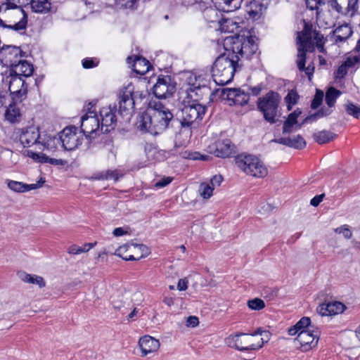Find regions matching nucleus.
<instances>
[{
	"label": "nucleus",
	"instance_id": "obj_1",
	"mask_svg": "<svg viewBox=\"0 0 360 360\" xmlns=\"http://www.w3.org/2000/svg\"><path fill=\"white\" fill-rule=\"evenodd\" d=\"M240 69L238 58L229 50L217 58L212 67L211 72L214 81L218 85L224 86L232 81L234 73Z\"/></svg>",
	"mask_w": 360,
	"mask_h": 360
},
{
	"label": "nucleus",
	"instance_id": "obj_2",
	"mask_svg": "<svg viewBox=\"0 0 360 360\" xmlns=\"http://www.w3.org/2000/svg\"><path fill=\"white\" fill-rule=\"evenodd\" d=\"M224 47L225 50H229L234 57L237 56L238 61L242 58H249L257 49V45L251 37H245L240 35L226 37L224 39Z\"/></svg>",
	"mask_w": 360,
	"mask_h": 360
},
{
	"label": "nucleus",
	"instance_id": "obj_3",
	"mask_svg": "<svg viewBox=\"0 0 360 360\" xmlns=\"http://www.w3.org/2000/svg\"><path fill=\"white\" fill-rule=\"evenodd\" d=\"M281 100L280 95L273 91H270L257 100L258 109L262 112L264 120L271 124L275 123L277 120Z\"/></svg>",
	"mask_w": 360,
	"mask_h": 360
},
{
	"label": "nucleus",
	"instance_id": "obj_4",
	"mask_svg": "<svg viewBox=\"0 0 360 360\" xmlns=\"http://www.w3.org/2000/svg\"><path fill=\"white\" fill-rule=\"evenodd\" d=\"M236 165L247 174L263 178L268 174L264 164L256 156L241 154L236 158Z\"/></svg>",
	"mask_w": 360,
	"mask_h": 360
},
{
	"label": "nucleus",
	"instance_id": "obj_5",
	"mask_svg": "<svg viewBox=\"0 0 360 360\" xmlns=\"http://www.w3.org/2000/svg\"><path fill=\"white\" fill-rule=\"evenodd\" d=\"M206 107L195 101L184 105L181 109L180 122L182 127L191 128L198 124L203 118Z\"/></svg>",
	"mask_w": 360,
	"mask_h": 360
},
{
	"label": "nucleus",
	"instance_id": "obj_6",
	"mask_svg": "<svg viewBox=\"0 0 360 360\" xmlns=\"http://www.w3.org/2000/svg\"><path fill=\"white\" fill-rule=\"evenodd\" d=\"M229 345L239 351L256 350L262 347L264 340L261 338L257 341L250 334L240 333L231 335L228 338Z\"/></svg>",
	"mask_w": 360,
	"mask_h": 360
},
{
	"label": "nucleus",
	"instance_id": "obj_7",
	"mask_svg": "<svg viewBox=\"0 0 360 360\" xmlns=\"http://www.w3.org/2000/svg\"><path fill=\"white\" fill-rule=\"evenodd\" d=\"M151 115L153 122V131H155L156 135L164 131L173 119L172 112L161 103L155 104Z\"/></svg>",
	"mask_w": 360,
	"mask_h": 360
},
{
	"label": "nucleus",
	"instance_id": "obj_8",
	"mask_svg": "<svg viewBox=\"0 0 360 360\" xmlns=\"http://www.w3.org/2000/svg\"><path fill=\"white\" fill-rule=\"evenodd\" d=\"M134 86L129 84L120 89L118 94L119 114L129 119L134 108Z\"/></svg>",
	"mask_w": 360,
	"mask_h": 360
},
{
	"label": "nucleus",
	"instance_id": "obj_9",
	"mask_svg": "<svg viewBox=\"0 0 360 360\" xmlns=\"http://www.w3.org/2000/svg\"><path fill=\"white\" fill-rule=\"evenodd\" d=\"M2 81L8 86L13 99L22 101L27 93V84L23 77L8 72V75L4 77Z\"/></svg>",
	"mask_w": 360,
	"mask_h": 360
},
{
	"label": "nucleus",
	"instance_id": "obj_10",
	"mask_svg": "<svg viewBox=\"0 0 360 360\" xmlns=\"http://www.w3.org/2000/svg\"><path fill=\"white\" fill-rule=\"evenodd\" d=\"M176 91V85L169 75H160L153 86V94L157 98H166Z\"/></svg>",
	"mask_w": 360,
	"mask_h": 360
},
{
	"label": "nucleus",
	"instance_id": "obj_11",
	"mask_svg": "<svg viewBox=\"0 0 360 360\" xmlns=\"http://www.w3.org/2000/svg\"><path fill=\"white\" fill-rule=\"evenodd\" d=\"M77 129L74 126L65 128L60 134V143L66 150H72L82 144V137L77 133Z\"/></svg>",
	"mask_w": 360,
	"mask_h": 360
},
{
	"label": "nucleus",
	"instance_id": "obj_12",
	"mask_svg": "<svg viewBox=\"0 0 360 360\" xmlns=\"http://www.w3.org/2000/svg\"><path fill=\"white\" fill-rule=\"evenodd\" d=\"M101 121L96 112L89 111L81 119V129L86 137L94 139L101 130Z\"/></svg>",
	"mask_w": 360,
	"mask_h": 360
},
{
	"label": "nucleus",
	"instance_id": "obj_13",
	"mask_svg": "<svg viewBox=\"0 0 360 360\" xmlns=\"http://www.w3.org/2000/svg\"><path fill=\"white\" fill-rule=\"evenodd\" d=\"M320 336V331L318 328H307L299 332L296 340L301 346L302 350L307 352L315 347Z\"/></svg>",
	"mask_w": 360,
	"mask_h": 360
},
{
	"label": "nucleus",
	"instance_id": "obj_14",
	"mask_svg": "<svg viewBox=\"0 0 360 360\" xmlns=\"http://www.w3.org/2000/svg\"><path fill=\"white\" fill-rule=\"evenodd\" d=\"M297 65L299 70L304 68V65L306 60V52H312L314 49V42L311 40V37H309L308 33H302L297 37Z\"/></svg>",
	"mask_w": 360,
	"mask_h": 360
},
{
	"label": "nucleus",
	"instance_id": "obj_15",
	"mask_svg": "<svg viewBox=\"0 0 360 360\" xmlns=\"http://www.w3.org/2000/svg\"><path fill=\"white\" fill-rule=\"evenodd\" d=\"M210 153L221 158H226L236 153V146L229 139H219L208 146Z\"/></svg>",
	"mask_w": 360,
	"mask_h": 360
},
{
	"label": "nucleus",
	"instance_id": "obj_16",
	"mask_svg": "<svg viewBox=\"0 0 360 360\" xmlns=\"http://www.w3.org/2000/svg\"><path fill=\"white\" fill-rule=\"evenodd\" d=\"M41 136L39 133V129L35 127H30L23 129L20 135V141L24 147H30L35 146L38 149L39 140Z\"/></svg>",
	"mask_w": 360,
	"mask_h": 360
},
{
	"label": "nucleus",
	"instance_id": "obj_17",
	"mask_svg": "<svg viewBox=\"0 0 360 360\" xmlns=\"http://www.w3.org/2000/svg\"><path fill=\"white\" fill-rule=\"evenodd\" d=\"M332 8L342 15L352 16L358 8V0H332Z\"/></svg>",
	"mask_w": 360,
	"mask_h": 360
},
{
	"label": "nucleus",
	"instance_id": "obj_18",
	"mask_svg": "<svg viewBox=\"0 0 360 360\" xmlns=\"http://www.w3.org/2000/svg\"><path fill=\"white\" fill-rule=\"evenodd\" d=\"M100 117L101 119V131L103 133L109 132L116 124L117 118L115 111L110 106L105 107L100 110Z\"/></svg>",
	"mask_w": 360,
	"mask_h": 360
},
{
	"label": "nucleus",
	"instance_id": "obj_19",
	"mask_svg": "<svg viewBox=\"0 0 360 360\" xmlns=\"http://www.w3.org/2000/svg\"><path fill=\"white\" fill-rule=\"evenodd\" d=\"M21 49L15 46H7L3 47L0 51V57L5 61L6 65H12L14 63H17L21 58Z\"/></svg>",
	"mask_w": 360,
	"mask_h": 360
},
{
	"label": "nucleus",
	"instance_id": "obj_20",
	"mask_svg": "<svg viewBox=\"0 0 360 360\" xmlns=\"http://www.w3.org/2000/svg\"><path fill=\"white\" fill-rule=\"evenodd\" d=\"M10 67L11 68L8 70L10 74H14L22 77H30L34 71L33 65L31 63L20 59Z\"/></svg>",
	"mask_w": 360,
	"mask_h": 360
},
{
	"label": "nucleus",
	"instance_id": "obj_21",
	"mask_svg": "<svg viewBox=\"0 0 360 360\" xmlns=\"http://www.w3.org/2000/svg\"><path fill=\"white\" fill-rule=\"evenodd\" d=\"M127 62L131 65V68L136 73L141 75H145L151 68L149 61L141 56H129Z\"/></svg>",
	"mask_w": 360,
	"mask_h": 360
},
{
	"label": "nucleus",
	"instance_id": "obj_22",
	"mask_svg": "<svg viewBox=\"0 0 360 360\" xmlns=\"http://www.w3.org/2000/svg\"><path fill=\"white\" fill-rule=\"evenodd\" d=\"M139 347L141 350V355L147 354L157 351L160 347L159 341L149 335H145L139 340Z\"/></svg>",
	"mask_w": 360,
	"mask_h": 360
},
{
	"label": "nucleus",
	"instance_id": "obj_23",
	"mask_svg": "<svg viewBox=\"0 0 360 360\" xmlns=\"http://www.w3.org/2000/svg\"><path fill=\"white\" fill-rule=\"evenodd\" d=\"M13 14L15 16L20 18V21L15 22L13 25H6L3 20L0 18V26L2 27H7L9 29L14 30L15 31H21L26 29L27 23V15L22 8H18L14 11Z\"/></svg>",
	"mask_w": 360,
	"mask_h": 360
},
{
	"label": "nucleus",
	"instance_id": "obj_24",
	"mask_svg": "<svg viewBox=\"0 0 360 360\" xmlns=\"http://www.w3.org/2000/svg\"><path fill=\"white\" fill-rule=\"evenodd\" d=\"M352 34L350 26L344 24L338 26L330 35V39L335 43L343 42L347 40Z\"/></svg>",
	"mask_w": 360,
	"mask_h": 360
},
{
	"label": "nucleus",
	"instance_id": "obj_25",
	"mask_svg": "<svg viewBox=\"0 0 360 360\" xmlns=\"http://www.w3.org/2000/svg\"><path fill=\"white\" fill-rule=\"evenodd\" d=\"M136 125L141 131L156 135L155 131H153V122L151 113L146 112L140 115L138 117Z\"/></svg>",
	"mask_w": 360,
	"mask_h": 360
},
{
	"label": "nucleus",
	"instance_id": "obj_26",
	"mask_svg": "<svg viewBox=\"0 0 360 360\" xmlns=\"http://www.w3.org/2000/svg\"><path fill=\"white\" fill-rule=\"evenodd\" d=\"M59 143V138L45 135L41 136V139L39 140L38 149L41 150H47L49 151H54Z\"/></svg>",
	"mask_w": 360,
	"mask_h": 360
},
{
	"label": "nucleus",
	"instance_id": "obj_27",
	"mask_svg": "<svg viewBox=\"0 0 360 360\" xmlns=\"http://www.w3.org/2000/svg\"><path fill=\"white\" fill-rule=\"evenodd\" d=\"M247 12L249 14V16L255 19L258 18L262 11L266 9V7L262 2V0H252L250 1L249 4H247Z\"/></svg>",
	"mask_w": 360,
	"mask_h": 360
},
{
	"label": "nucleus",
	"instance_id": "obj_28",
	"mask_svg": "<svg viewBox=\"0 0 360 360\" xmlns=\"http://www.w3.org/2000/svg\"><path fill=\"white\" fill-rule=\"evenodd\" d=\"M18 275L25 283L36 284L41 288L46 285V282L41 276L29 274L25 272H18Z\"/></svg>",
	"mask_w": 360,
	"mask_h": 360
},
{
	"label": "nucleus",
	"instance_id": "obj_29",
	"mask_svg": "<svg viewBox=\"0 0 360 360\" xmlns=\"http://www.w3.org/2000/svg\"><path fill=\"white\" fill-rule=\"evenodd\" d=\"M311 320L309 317L304 316L302 317L295 326L290 328L288 330V334L290 335H298L299 332L302 330H306L305 328H315L314 326L310 325Z\"/></svg>",
	"mask_w": 360,
	"mask_h": 360
},
{
	"label": "nucleus",
	"instance_id": "obj_30",
	"mask_svg": "<svg viewBox=\"0 0 360 360\" xmlns=\"http://www.w3.org/2000/svg\"><path fill=\"white\" fill-rule=\"evenodd\" d=\"M20 117L19 108L15 102L9 104L5 112V118L11 123L18 122Z\"/></svg>",
	"mask_w": 360,
	"mask_h": 360
},
{
	"label": "nucleus",
	"instance_id": "obj_31",
	"mask_svg": "<svg viewBox=\"0 0 360 360\" xmlns=\"http://www.w3.org/2000/svg\"><path fill=\"white\" fill-rule=\"evenodd\" d=\"M29 0H6L0 5V12H6L8 10L22 8V6L28 5Z\"/></svg>",
	"mask_w": 360,
	"mask_h": 360
},
{
	"label": "nucleus",
	"instance_id": "obj_32",
	"mask_svg": "<svg viewBox=\"0 0 360 360\" xmlns=\"http://www.w3.org/2000/svg\"><path fill=\"white\" fill-rule=\"evenodd\" d=\"M29 4L35 13H46L51 8V3L48 0H29Z\"/></svg>",
	"mask_w": 360,
	"mask_h": 360
},
{
	"label": "nucleus",
	"instance_id": "obj_33",
	"mask_svg": "<svg viewBox=\"0 0 360 360\" xmlns=\"http://www.w3.org/2000/svg\"><path fill=\"white\" fill-rule=\"evenodd\" d=\"M219 4L220 8L224 12H232L238 8H239L241 6V4L243 0H220Z\"/></svg>",
	"mask_w": 360,
	"mask_h": 360
},
{
	"label": "nucleus",
	"instance_id": "obj_34",
	"mask_svg": "<svg viewBox=\"0 0 360 360\" xmlns=\"http://www.w3.org/2000/svg\"><path fill=\"white\" fill-rule=\"evenodd\" d=\"M313 137L318 143L324 144L333 140L336 134L330 131L323 130L314 134Z\"/></svg>",
	"mask_w": 360,
	"mask_h": 360
},
{
	"label": "nucleus",
	"instance_id": "obj_35",
	"mask_svg": "<svg viewBox=\"0 0 360 360\" xmlns=\"http://www.w3.org/2000/svg\"><path fill=\"white\" fill-rule=\"evenodd\" d=\"M288 147L297 150H301L305 148L307 143L301 135L289 136Z\"/></svg>",
	"mask_w": 360,
	"mask_h": 360
},
{
	"label": "nucleus",
	"instance_id": "obj_36",
	"mask_svg": "<svg viewBox=\"0 0 360 360\" xmlns=\"http://www.w3.org/2000/svg\"><path fill=\"white\" fill-rule=\"evenodd\" d=\"M204 18L209 22H219L217 10L212 7H206L202 11Z\"/></svg>",
	"mask_w": 360,
	"mask_h": 360
},
{
	"label": "nucleus",
	"instance_id": "obj_37",
	"mask_svg": "<svg viewBox=\"0 0 360 360\" xmlns=\"http://www.w3.org/2000/svg\"><path fill=\"white\" fill-rule=\"evenodd\" d=\"M341 92L333 87H330L326 94V102L328 107L334 106L336 99L340 96Z\"/></svg>",
	"mask_w": 360,
	"mask_h": 360
},
{
	"label": "nucleus",
	"instance_id": "obj_38",
	"mask_svg": "<svg viewBox=\"0 0 360 360\" xmlns=\"http://www.w3.org/2000/svg\"><path fill=\"white\" fill-rule=\"evenodd\" d=\"M94 179L97 180L114 179L117 181L119 176L117 170H106L95 174Z\"/></svg>",
	"mask_w": 360,
	"mask_h": 360
},
{
	"label": "nucleus",
	"instance_id": "obj_39",
	"mask_svg": "<svg viewBox=\"0 0 360 360\" xmlns=\"http://www.w3.org/2000/svg\"><path fill=\"white\" fill-rule=\"evenodd\" d=\"M214 189V187H212L209 183L204 182L199 186V193L202 198L208 199L212 195Z\"/></svg>",
	"mask_w": 360,
	"mask_h": 360
},
{
	"label": "nucleus",
	"instance_id": "obj_40",
	"mask_svg": "<svg viewBox=\"0 0 360 360\" xmlns=\"http://www.w3.org/2000/svg\"><path fill=\"white\" fill-rule=\"evenodd\" d=\"M309 37H311V40L316 42V47L320 52H323L324 37L323 35L316 31L312 33H308Z\"/></svg>",
	"mask_w": 360,
	"mask_h": 360
},
{
	"label": "nucleus",
	"instance_id": "obj_41",
	"mask_svg": "<svg viewBox=\"0 0 360 360\" xmlns=\"http://www.w3.org/2000/svg\"><path fill=\"white\" fill-rule=\"evenodd\" d=\"M239 92V89H224L222 90L221 96L224 98L232 101L235 105L236 101V97Z\"/></svg>",
	"mask_w": 360,
	"mask_h": 360
},
{
	"label": "nucleus",
	"instance_id": "obj_42",
	"mask_svg": "<svg viewBox=\"0 0 360 360\" xmlns=\"http://www.w3.org/2000/svg\"><path fill=\"white\" fill-rule=\"evenodd\" d=\"M131 248L129 245H124L122 246L119 247L115 252V255L122 257L123 259L126 261H134L138 260L134 255L124 256V255L128 250V249Z\"/></svg>",
	"mask_w": 360,
	"mask_h": 360
},
{
	"label": "nucleus",
	"instance_id": "obj_43",
	"mask_svg": "<svg viewBox=\"0 0 360 360\" xmlns=\"http://www.w3.org/2000/svg\"><path fill=\"white\" fill-rule=\"evenodd\" d=\"M299 98V95L295 90H291L288 92L285 98V103H287V108L288 110H290L292 105H295Z\"/></svg>",
	"mask_w": 360,
	"mask_h": 360
},
{
	"label": "nucleus",
	"instance_id": "obj_44",
	"mask_svg": "<svg viewBox=\"0 0 360 360\" xmlns=\"http://www.w3.org/2000/svg\"><path fill=\"white\" fill-rule=\"evenodd\" d=\"M328 303L331 316L341 314L346 309L345 305L340 302L335 301Z\"/></svg>",
	"mask_w": 360,
	"mask_h": 360
},
{
	"label": "nucleus",
	"instance_id": "obj_45",
	"mask_svg": "<svg viewBox=\"0 0 360 360\" xmlns=\"http://www.w3.org/2000/svg\"><path fill=\"white\" fill-rule=\"evenodd\" d=\"M345 110L347 114L355 118H359L360 116V106L355 105L353 103H348L345 105Z\"/></svg>",
	"mask_w": 360,
	"mask_h": 360
},
{
	"label": "nucleus",
	"instance_id": "obj_46",
	"mask_svg": "<svg viewBox=\"0 0 360 360\" xmlns=\"http://www.w3.org/2000/svg\"><path fill=\"white\" fill-rule=\"evenodd\" d=\"M248 306L252 310H260L265 307V304L262 300L255 298L248 302Z\"/></svg>",
	"mask_w": 360,
	"mask_h": 360
},
{
	"label": "nucleus",
	"instance_id": "obj_47",
	"mask_svg": "<svg viewBox=\"0 0 360 360\" xmlns=\"http://www.w3.org/2000/svg\"><path fill=\"white\" fill-rule=\"evenodd\" d=\"M8 187L11 190H12L15 192H18V193H24L25 192V184H23L22 182L8 180Z\"/></svg>",
	"mask_w": 360,
	"mask_h": 360
},
{
	"label": "nucleus",
	"instance_id": "obj_48",
	"mask_svg": "<svg viewBox=\"0 0 360 360\" xmlns=\"http://www.w3.org/2000/svg\"><path fill=\"white\" fill-rule=\"evenodd\" d=\"M27 155L31 158L33 160L37 162L44 163V157H46V155L40 153V152H34L31 150H26Z\"/></svg>",
	"mask_w": 360,
	"mask_h": 360
},
{
	"label": "nucleus",
	"instance_id": "obj_49",
	"mask_svg": "<svg viewBox=\"0 0 360 360\" xmlns=\"http://www.w3.org/2000/svg\"><path fill=\"white\" fill-rule=\"evenodd\" d=\"M236 98L235 105H244L248 103L250 96L248 94L245 93L239 89Z\"/></svg>",
	"mask_w": 360,
	"mask_h": 360
},
{
	"label": "nucleus",
	"instance_id": "obj_50",
	"mask_svg": "<svg viewBox=\"0 0 360 360\" xmlns=\"http://www.w3.org/2000/svg\"><path fill=\"white\" fill-rule=\"evenodd\" d=\"M337 233H342L345 238L350 239L352 237V232L349 230L348 225H343L335 229Z\"/></svg>",
	"mask_w": 360,
	"mask_h": 360
},
{
	"label": "nucleus",
	"instance_id": "obj_51",
	"mask_svg": "<svg viewBox=\"0 0 360 360\" xmlns=\"http://www.w3.org/2000/svg\"><path fill=\"white\" fill-rule=\"evenodd\" d=\"M323 94L321 91H317L314 98L311 102V107L313 109L318 108L322 103Z\"/></svg>",
	"mask_w": 360,
	"mask_h": 360
},
{
	"label": "nucleus",
	"instance_id": "obj_52",
	"mask_svg": "<svg viewBox=\"0 0 360 360\" xmlns=\"http://www.w3.org/2000/svg\"><path fill=\"white\" fill-rule=\"evenodd\" d=\"M316 311L321 316H331L330 311L329 309V303H322L321 304L319 305Z\"/></svg>",
	"mask_w": 360,
	"mask_h": 360
},
{
	"label": "nucleus",
	"instance_id": "obj_53",
	"mask_svg": "<svg viewBox=\"0 0 360 360\" xmlns=\"http://www.w3.org/2000/svg\"><path fill=\"white\" fill-rule=\"evenodd\" d=\"M251 336L254 337V340H256L257 341L261 338L257 337L258 335H264L266 336V340L265 341H269L270 334L268 331L262 330L261 328H258L257 330H255L252 333L250 334Z\"/></svg>",
	"mask_w": 360,
	"mask_h": 360
},
{
	"label": "nucleus",
	"instance_id": "obj_54",
	"mask_svg": "<svg viewBox=\"0 0 360 360\" xmlns=\"http://www.w3.org/2000/svg\"><path fill=\"white\" fill-rule=\"evenodd\" d=\"M323 4L324 1L321 0H306L307 7L311 11L318 10L319 6Z\"/></svg>",
	"mask_w": 360,
	"mask_h": 360
},
{
	"label": "nucleus",
	"instance_id": "obj_55",
	"mask_svg": "<svg viewBox=\"0 0 360 360\" xmlns=\"http://www.w3.org/2000/svg\"><path fill=\"white\" fill-rule=\"evenodd\" d=\"M278 289L276 288H267L264 290V296L269 298V300H274L278 295Z\"/></svg>",
	"mask_w": 360,
	"mask_h": 360
},
{
	"label": "nucleus",
	"instance_id": "obj_56",
	"mask_svg": "<svg viewBox=\"0 0 360 360\" xmlns=\"http://www.w3.org/2000/svg\"><path fill=\"white\" fill-rule=\"evenodd\" d=\"M98 61L94 58H84L82 60V66L85 69H89L97 66Z\"/></svg>",
	"mask_w": 360,
	"mask_h": 360
},
{
	"label": "nucleus",
	"instance_id": "obj_57",
	"mask_svg": "<svg viewBox=\"0 0 360 360\" xmlns=\"http://www.w3.org/2000/svg\"><path fill=\"white\" fill-rule=\"evenodd\" d=\"M330 113V112H323V110H321L318 112H316V113H315L314 115H309L307 117H306L305 120H304V122L316 121L318 117H323V116L327 115H328Z\"/></svg>",
	"mask_w": 360,
	"mask_h": 360
},
{
	"label": "nucleus",
	"instance_id": "obj_58",
	"mask_svg": "<svg viewBox=\"0 0 360 360\" xmlns=\"http://www.w3.org/2000/svg\"><path fill=\"white\" fill-rule=\"evenodd\" d=\"M117 4L122 7L131 8L134 7L137 0H116Z\"/></svg>",
	"mask_w": 360,
	"mask_h": 360
},
{
	"label": "nucleus",
	"instance_id": "obj_59",
	"mask_svg": "<svg viewBox=\"0 0 360 360\" xmlns=\"http://www.w3.org/2000/svg\"><path fill=\"white\" fill-rule=\"evenodd\" d=\"M188 158L191 160H208L210 159V156L207 155H202L200 153L195 152L190 153L188 155Z\"/></svg>",
	"mask_w": 360,
	"mask_h": 360
},
{
	"label": "nucleus",
	"instance_id": "obj_60",
	"mask_svg": "<svg viewBox=\"0 0 360 360\" xmlns=\"http://www.w3.org/2000/svg\"><path fill=\"white\" fill-rule=\"evenodd\" d=\"M131 246H133L135 248H138L141 252V255H139L138 257H136V259H138V260L142 258L144 255L147 254L148 252L147 247L143 244L131 243Z\"/></svg>",
	"mask_w": 360,
	"mask_h": 360
},
{
	"label": "nucleus",
	"instance_id": "obj_61",
	"mask_svg": "<svg viewBox=\"0 0 360 360\" xmlns=\"http://www.w3.org/2000/svg\"><path fill=\"white\" fill-rule=\"evenodd\" d=\"M223 181V177L221 175H214L209 183L214 188L220 186Z\"/></svg>",
	"mask_w": 360,
	"mask_h": 360
},
{
	"label": "nucleus",
	"instance_id": "obj_62",
	"mask_svg": "<svg viewBox=\"0 0 360 360\" xmlns=\"http://www.w3.org/2000/svg\"><path fill=\"white\" fill-rule=\"evenodd\" d=\"M44 163H49L51 165H62L63 163V161L61 159H56V158H51L48 157L46 155V157H44Z\"/></svg>",
	"mask_w": 360,
	"mask_h": 360
},
{
	"label": "nucleus",
	"instance_id": "obj_63",
	"mask_svg": "<svg viewBox=\"0 0 360 360\" xmlns=\"http://www.w3.org/2000/svg\"><path fill=\"white\" fill-rule=\"evenodd\" d=\"M301 114V110L299 109L295 110L294 112H291L288 116L287 120H289L292 124H296L297 120L299 115Z\"/></svg>",
	"mask_w": 360,
	"mask_h": 360
},
{
	"label": "nucleus",
	"instance_id": "obj_64",
	"mask_svg": "<svg viewBox=\"0 0 360 360\" xmlns=\"http://www.w3.org/2000/svg\"><path fill=\"white\" fill-rule=\"evenodd\" d=\"M82 252H84V248L76 245H71L68 249V253L72 255H79Z\"/></svg>",
	"mask_w": 360,
	"mask_h": 360
}]
</instances>
